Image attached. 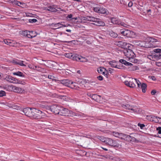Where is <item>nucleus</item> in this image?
I'll use <instances>...</instances> for the list:
<instances>
[{
  "instance_id": "e2e57ef3",
  "label": "nucleus",
  "mask_w": 161,
  "mask_h": 161,
  "mask_svg": "<svg viewBox=\"0 0 161 161\" xmlns=\"http://www.w3.org/2000/svg\"><path fill=\"white\" fill-rule=\"evenodd\" d=\"M58 9H57V11H65V10L62 9L61 8H58Z\"/></svg>"
},
{
  "instance_id": "58836bf2",
  "label": "nucleus",
  "mask_w": 161,
  "mask_h": 161,
  "mask_svg": "<svg viewBox=\"0 0 161 161\" xmlns=\"http://www.w3.org/2000/svg\"><path fill=\"white\" fill-rule=\"evenodd\" d=\"M88 59L85 58H84L81 56V58H80L79 61L82 62H87Z\"/></svg>"
},
{
  "instance_id": "09e8293b",
  "label": "nucleus",
  "mask_w": 161,
  "mask_h": 161,
  "mask_svg": "<svg viewBox=\"0 0 161 161\" xmlns=\"http://www.w3.org/2000/svg\"><path fill=\"white\" fill-rule=\"evenodd\" d=\"M101 156L106 158V159H110L111 157L110 156L107 155H101Z\"/></svg>"
},
{
  "instance_id": "6e6d98bb",
  "label": "nucleus",
  "mask_w": 161,
  "mask_h": 161,
  "mask_svg": "<svg viewBox=\"0 0 161 161\" xmlns=\"http://www.w3.org/2000/svg\"><path fill=\"white\" fill-rule=\"evenodd\" d=\"M119 63V64H117V67L116 68L118 69H122V65L120 64V63Z\"/></svg>"
},
{
  "instance_id": "4d7b16f0",
  "label": "nucleus",
  "mask_w": 161,
  "mask_h": 161,
  "mask_svg": "<svg viewBox=\"0 0 161 161\" xmlns=\"http://www.w3.org/2000/svg\"><path fill=\"white\" fill-rule=\"evenodd\" d=\"M74 83V82H72L71 81L70 84L69 85V87H70L71 89H73V87H74V84H73V83Z\"/></svg>"
},
{
  "instance_id": "a19ab883",
  "label": "nucleus",
  "mask_w": 161,
  "mask_h": 161,
  "mask_svg": "<svg viewBox=\"0 0 161 161\" xmlns=\"http://www.w3.org/2000/svg\"><path fill=\"white\" fill-rule=\"evenodd\" d=\"M120 25L121 26L125 27H127L128 26L127 24H125L123 22H121L120 21L119 22V25Z\"/></svg>"
},
{
  "instance_id": "3c124183",
  "label": "nucleus",
  "mask_w": 161,
  "mask_h": 161,
  "mask_svg": "<svg viewBox=\"0 0 161 161\" xmlns=\"http://www.w3.org/2000/svg\"><path fill=\"white\" fill-rule=\"evenodd\" d=\"M138 126H139L141 129H142L143 127L145 126V125L143 124H141L140 123H138Z\"/></svg>"
},
{
  "instance_id": "e433bc0d",
  "label": "nucleus",
  "mask_w": 161,
  "mask_h": 161,
  "mask_svg": "<svg viewBox=\"0 0 161 161\" xmlns=\"http://www.w3.org/2000/svg\"><path fill=\"white\" fill-rule=\"evenodd\" d=\"M147 58L152 61H155L156 60V58L155 56H154V54L152 55H148L147 56Z\"/></svg>"
},
{
  "instance_id": "bf43d9fd",
  "label": "nucleus",
  "mask_w": 161,
  "mask_h": 161,
  "mask_svg": "<svg viewBox=\"0 0 161 161\" xmlns=\"http://www.w3.org/2000/svg\"><path fill=\"white\" fill-rule=\"evenodd\" d=\"M97 79L99 80H103V77L102 76L100 75L97 77Z\"/></svg>"
},
{
  "instance_id": "864d4df0",
  "label": "nucleus",
  "mask_w": 161,
  "mask_h": 161,
  "mask_svg": "<svg viewBox=\"0 0 161 161\" xmlns=\"http://www.w3.org/2000/svg\"><path fill=\"white\" fill-rule=\"evenodd\" d=\"M14 3L18 6H20V5L21 4V3L20 2L15 1L14 2Z\"/></svg>"
},
{
  "instance_id": "a18cd8bd",
  "label": "nucleus",
  "mask_w": 161,
  "mask_h": 161,
  "mask_svg": "<svg viewBox=\"0 0 161 161\" xmlns=\"http://www.w3.org/2000/svg\"><path fill=\"white\" fill-rule=\"evenodd\" d=\"M28 67L31 69H36V68H37V66L36 65H33L31 64H29L28 65Z\"/></svg>"
},
{
  "instance_id": "37998d69",
  "label": "nucleus",
  "mask_w": 161,
  "mask_h": 161,
  "mask_svg": "<svg viewBox=\"0 0 161 161\" xmlns=\"http://www.w3.org/2000/svg\"><path fill=\"white\" fill-rule=\"evenodd\" d=\"M81 116V115L79 114L75 113L74 112H73L72 111V113H71V116Z\"/></svg>"
},
{
  "instance_id": "0eeeda50",
  "label": "nucleus",
  "mask_w": 161,
  "mask_h": 161,
  "mask_svg": "<svg viewBox=\"0 0 161 161\" xmlns=\"http://www.w3.org/2000/svg\"><path fill=\"white\" fill-rule=\"evenodd\" d=\"M4 79L10 82L23 84L22 81L10 75H7Z\"/></svg>"
},
{
  "instance_id": "6ab92c4d",
  "label": "nucleus",
  "mask_w": 161,
  "mask_h": 161,
  "mask_svg": "<svg viewBox=\"0 0 161 161\" xmlns=\"http://www.w3.org/2000/svg\"><path fill=\"white\" fill-rule=\"evenodd\" d=\"M132 81H129L126 80L125 81V84L128 86L130 88H134L136 87V85L134 83L135 81L134 80V79H132Z\"/></svg>"
},
{
  "instance_id": "680f3d73",
  "label": "nucleus",
  "mask_w": 161,
  "mask_h": 161,
  "mask_svg": "<svg viewBox=\"0 0 161 161\" xmlns=\"http://www.w3.org/2000/svg\"><path fill=\"white\" fill-rule=\"evenodd\" d=\"M156 91L155 90H153L152 91L151 93L152 95H154L156 93Z\"/></svg>"
},
{
  "instance_id": "4468645a",
  "label": "nucleus",
  "mask_w": 161,
  "mask_h": 161,
  "mask_svg": "<svg viewBox=\"0 0 161 161\" xmlns=\"http://www.w3.org/2000/svg\"><path fill=\"white\" fill-rule=\"evenodd\" d=\"M61 107L56 105H54L51 107V110L55 114H59Z\"/></svg>"
},
{
  "instance_id": "ddd939ff",
  "label": "nucleus",
  "mask_w": 161,
  "mask_h": 161,
  "mask_svg": "<svg viewBox=\"0 0 161 161\" xmlns=\"http://www.w3.org/2000/svg\"><path fill=\"white\" fill-rule=\"evenodd\" d=\"M136 45L138 46L148 48L149 46L148 43H147V42L141 41H137L136 42Z\"/></svg>"
},
{
  "instance_id": "de8ad7c7",
  "label": "nucleus",
  "mask_w": 161,
  "mask_h": 161,
  "mask_svg": "<svg viewBox=\"0 0 161 161\" xmlns=\"http://www.w3.org/2000/svg\"><path fill=\"white\" fill-rule=\"evenodd\" d=\"M5 92L3 91H0V97H3L5 95Z\"/></svg>"
},
{
  "instance_id": "2f4dec72",
  "label": "nucleus",
  "mask_w": 161,
  "mask_h": 161,
  "mask_svg": "<svg viewBox=\"0 0 161 161\" xmlns=\"http://www.w3.org/2000/svg\"><path fill=\"white\" fill-rule=\"evenodd\" d=\"M13 74L14 75H16L20 77H25V75L23 73L20 71L14 72Z\"/></svg>"
},
{
  "instance_id": "79ce46f5",
  "label": "nucleus",
  "mask_w": 161,
  "mask_h": 161,
  "mask_svg": "<svg viewBox=\"0 0 161 161\" xmlns=\"http://www.w3.org/2000/svg\"><path fill=\"white\" fill-rule=\"evenodd\" d=\"M48 78L49 79H52V80H55L56 81H57L58 80H56L55 79L56 77L54 76L53 75H48Z\"/></svg>"
},
{
  "instance_id": "9d476101",
  "label": "nucleus",
  "mask_w": 161,
  "mask_h": 161,
  "mask_svg": "<svg viewBox=\"0 0 161 161\" xmlns=\"http://www.w3.org/2000/svg\"><path fill=\"white\" fill-rule=\"evenodd\" d=\"M32 110V109L30 108H24L21 110L20 113L23 114H24L26 116L30 117Z\"/></svg>"
},
{
  "instance_id": "603ef678",
  "label": "nucleus",
  "mask_w": 161,
  "mask_h": 161,
  "mask_svg": "<svg viewBox=\"0 0 161 161\" xmlns=\"http://www.w3.org/2000/svg\"><path fill=\"white\" fill-rule=\"evenodd\" d=\"M47 113V112L46 111H45L43 112L41 111V117L42 118V116H45L46 114V113Z\"/></svg>"
},
{
  "instance_id": "4be33fe9",
  "label": "nucleus",
  "mask_w": 161,
  "mask_h": 161,
  "mask_svg": "<svg viewBox=\"0 0 161 161\" xmlns=\"http://www.w3.org/2000/svg\"><path fill=\"white\" fill-rule=\"evenodd\" d=\"M42 8L44 10H47L52 12H55L57 11V9L52 6L43 7Z\"/></svg>"
},
{
  "instance_id": "39448f33",
  "label": "nucleus",
  "mask_w": 161,
  "mask_h": 161,
  "mask_svg": "<svg viewBox=\"0 0 161 161\" xmlns=\"http://www.w3.org/2000/svg\"><path fill=\"white\" fill-rule=\"evenodd\" d=\"M146 119L148 120L155 123L161 124V118L153 115H147Z\"/></svg>"
},
{
  "instance_id": "49530a36",
  "label": "nucleus",
  "mask_w": 161,
  "mask_h": 161,
  "mask_svg": "<svg viewBox=\"0 0 161 161\" xmlns=\"http://www.w3.org/2000/svg\"><path fill=\"white\" fill-rule=\"evenodd\" d=\"M73 84H74V87H73V89H75V90H78L79 87L77 86L76 83L75 82H74V83H73Z\"/></svg>"
},
{
  "instance_id": "f03ea898",
  "label": "nucleus",
  "mask_w": 161,
  "mask_h": 161,
  "mask_svg": "<svg viewBox=\"0 0 161 161\" xmlns=\"http://www.w3.org/2000/svg\"><path fill=\"white\" fill-rule=\"evenodd\" d=\"M136 135L135 133L131 134L130 135H128L121 133L120 134L119 138L128 142H138L139 141L136 138Z\"/></svg>"
},
{
  "instance_id": "f8f14e48",
  "label": "nucleus",
  "mask_w": 161,
  "mask_h": 161,
  "mask_svg": "<svg viewBox=\"0 0 161 161\" xmlns=\"http://www.w3.org/2000/svg\"><path fill=\"white\" fill-rule=\"evenodd\" d=\"M92 99L94 100L96 102L98 103H101L102 97L98 95L95 94H87Z\"/></svg>"
},
{
  "instance_id": "b1692460",
  "label": "nucleus",
  "mask_w": 161,
  "mask_h": 161,
  "mask_svg": "<svg viewBox=\"0 0 161 161\" xmlns=\"http://www.w3.org/2000/svg\"><path fill=\"white\" fill-rule=\"evenodd\" d=\"M97 20H96L95 22V25L99 26H103L105 25V23L103 21H102L101 19L98 18H97Z\"/></svg>"
},
{
  "instance_id": "2eb2a0df",
  "label": "nucleus",
  "mask_w": 161,
  "mask_h": 161,
  "mask_svg": "<svg viewBox=\"0 0 161 161\" xmlns=\"http://www.w3.org/2000/svg\"><path fill=\"white\" fill-rule=\"evenodd\" d=\"M118 45L124 49L129 48L131 46V45L130 43L122 41H119L118 43Z\"/></svg>"
},
{
  "instance_id": "423d86ee",
  "label": "nucleus",
  "mask_w": 161,
  "mask_h": 161,
  "mask_svg": "<svg viewBox=\"0 0 161 161\" xmlns=\"http://www.w3.org/2000/svg\"><path fill=\"white\" fill-rule=\"evenodd\" d=\"M120 33L123 35L128 37H132L134 35V32L133 31L126 29L121 30Z\"/></svg>"
},
{
  "instance_id": "412c9836",
  "label": "nucleus",
  "mask_w": 161,
  "mask_h": 161,
  "mask_svg": "<svg viewBox=\"0 0 161 161\" xmlns=\"http://www.w3.org/2000/svg\"><path fill=\"white\" fill-rule=\"evenodd\" d=\"M46 68L44 69H42V67L41 66V76L42 77L41 78L45 79L47 78V71L46 70Z\"/></svg>"
},
{
  "instance_id": "0e129e2a",
  "label": "nucleus",
  "mask_w": 161,
  "mask_h": 161,
  "mask_svg": "<svg viewBox=\"0 0 161 161\" xmlns=\"http://www.w3.org/2000/svg\"><path fill=\"white\" fill-rule=\"evenodd\" d=\"M132 5H133L132 2H130L128 4V6L129 7H130L132 6Z\"/></svg>"
},
{
  "instance_id": "c756f323",
  "label": "nucleus",
  "mask_w": 161,
  "mask_h": 161,
  "mask_svg": "<svg viewBox=\"0 0 161 161\" xmlns=\"http://www.w3.org/2000/svg\"><path fill=\"white\" fill-rule=\"evenodd\" d=\"M108 12L107 11L106 9L103 7H100L99 13L102 14H108Z\"/></svg>"
},
{
  "instance_id": "cd10ccee",
  "label": "nucleus",
  "mask_w": 161,
  "mask_h": 161,
  "mask_svg": "<svg viewBox=\"0 0 161 161\" xmlns=\"http://www.w3.org/2000/svg\"><path fill=\"white\" fill-rule=\"evenodd\" d=\"M80 58H81V56L76 54H73L72 59L76 61H79Z\"/></svg>"
},
{
  "instance_id": "c85d7f7f",
  "label": "nucleus",
  "mask_w": 161,
  "mask_h": 161,
  "mask_svg": "<svg viewBox=\"0 0 161 161\" xmlns=\"http://www.w3.org/2000/svg\"><path fill=\"white\" fill-rule=\"evenodd\" d=\"M119 62L120 63L124 64L125 65L131 66L132 65L131 63L128 62L124 59H121L119 60Z\"/></svg>"
},
{
  "instance_id": "a878e982",
  "label": "nucleus",
  "mask_w": 161,
  "mask_h": 161,
  "mask_svg": "<svg viewBox=\"0 0 161 161\" xmlns=\"http://www.w3.org/2000/svg\"><path fill=\"white\" fill-rule=\"evenodd\" d=\"M119 64V63L117 62L115 60H113L110 61L109 63V64L113 68H116L117 67V64Z\"/></svg>"
},
{
  "instance_id": "8fccbe9b",
  "label": "nucleus",
  "mask_w": 161,
  "mask_h": 161,
  "mask_svg": "<svg viewBox=\"0 0 161 161\" xmlns=\"http://www.w3.org/2000/svg\"><path fill=\"white\" fill-rule=\"evenodd\" d=\"M155 51H157L158 53H160V58H161V49H155Z\"/></svg>"
},
{
  "instance_id": "f257e3e1",
  "label": "nucleus",
  "mask_w": 161,
  "mask_h": 161,
  "mask_svg": "<svg viewBox=\"0 0 161 161\" xmlns=\"http://www.w3.org/2000/svg\"><path fill=\"white\" fill-rule=\"evenodd\" d=\"M123 52L125 55L128 58V61L133 63L137 62L138 60L135 58V54L131 49L129 48L124 49Z\"/></svg>"
},
{
  "instance_id": "774afa93",
  "label": "nucleus",
  "mask_w": 161,
  "mask_h": 161,
  "mask_svg": "<svg viewBox=\"0 0 161 161\" xmlns=\"http://www.w3.org/2000/svg\"><path fill=\"white\" fill-rule=\"evenodd\" d=\"M151 79L153 80H156V78L154 76H152Z\"/></svg>"
},
{
  "instance_id": "dca6fc26",
  "label": "nucleus",
  "mask_w": 161,
  "mask_h": 161,
  "mask_svg": "<svg viewBox=\"0 0 161 161\" xmlns=\"http://www.w3.org/2000/svg\"><path fill=\"white\" fill-rule=\"evenodd\" d=\"M39 110H37L36 108H33L32 110V112L31 114L32 115H31L30 117L33 118V119H38V117H39L40 113Z\"/></svg>"
},
{
  "instance_id": "4c0bfd02",
  "label": "nucleus",
  "mask_w": 161,
  "mask_h": 161,
  "mask_svg": "<svg viewBox=\"0 0 161 161\" xmlns=\"http://www.w3.org/2000/svg\"><path fill=\"white\" fill-rule=\"evenodd\" d=\"M73 54H72L71 53H66L65 55L66 58H71L72 59Z\"/></svg>"
},
{
  "instance_id": "c03bdc74",
  "label": "nucleus",
  "mask_w": 161,
  "mask_h": 161,
  "mask_svg": "<svg viewBox=\"0 0 161 161\" xmlns=\"http://www.w3.org/2000/svg\"><path fill=\"white\" fill-rule=\"evenodd\" d=\"M100 7H94V8L93 10L95 12H97L98 13H99V11L100 10Z\"/></svg>"
},
{
  "instance_id": "9b49d317",
  "label": "nucleus",
  "mask_w": 161,
  "mask_h": 161,
  "mask_svg": "<svg viewBox=\"0 0 161 161\" xmlns=\"http://www.w3.org/2000/svg\"><path fill=\"white\" fill-rule=\"evenodd\" d=\"M24 34L28 38H32L36 36L37 34L34 31H26L24 32Z\"/></svg>"
},
{
  "instance_id": "a211bd4d",
  "label": "nucleus",
  "mask_w": 161,
  "mask_h": 161,
  "mask_svg": "<svg viewBox=\"0 0 161 161\" xmlns=\"http://www.w3.org/2000/svg\"><path fill=\"white\" fill-rule=\"evenodd\" d=\"M11 61L14 64L19 65L23 66H26L25 64H24L25 62L23 61L15 59L12 60Z\"/></svg>"
},
{
  "instance_id": "5fc2aeb1",
  "label": "nucleus",
  "mask_w": 161,
  "mask_h": 161,
  "mask_svg": "<svg viewBox=\"0 0 161 161\" xmlns=\"http://www.w3.org/2000/svg\"><path fill=\"white\" fill-rule=\"evenodd\" d=\"M29 22L30 23H34L36 22L37 21V20L35 19H29Z\"/></svg>"
},
{
  "instance_id": "f704fd0d",
  "label": "nucleus",
  "mask_w": 161,
  "mask_h": 161,
  "mask_svg": "<svg viewBox=\"0 0 161 161\" xmlns=\"http://www.w3.org/2000/svg\"><path fill=\"white\" fill-rule=\"evenodd\" d=\"M147 43H148L149 46L148 48L153 47H155V42H149V40H148V41L147 42Z\"/></svg>"
},
{
  "instance_id": "ea45409f",
  "label": "nucleus",
  "mask_w": 161,
  "mask_h": 161,
  "mask_svg": "<svg viewBox=\"0 0 161 161\" xmlns=\"http://www.w3.org/2000/svg\"><path fill=\"white\" fill-rule=\"evenodd\" d=\"M120 134V133L117 132H112V134L114 136L118 138L119 137Z\"/></svg>"
},
{
  "instance_id": "052dcab7",
  "label": "nucleus",
  "mask_w": 161,
  "mask_h": 161,
  "mask_svg": "<svg viewBox=\"0 0 161 161\" xmlns=\"http://www.w3.org/2000/svg\"><path fill=\"white\" fill-rule=\"evenodd\" d=\"M111 36L113 37H116L117 36V35L116 33H111V34L110 35Z\"/></svg>"
},
{
  "instance_id": "69168bd1",
  "label": "nucleus",
  "mask_w": 161,
  "mask_h": 161,
  "mask_svg": "<svg viewBox=\"0 0 161 161\" xmlns=\"http://www.w3.org/2000/svg\"><path fill=\"white\" fill-rule=\"evenodd\" d=\"M72 14H68L67 16V19L68 18H71L72 19Z\"/></svg>"
},
{
  "instance_id": "c9c22d12",
  "label": "nucleus",
  "mask_w": 161,
  "mask_h": 161,
  "mask_svg": "<svg viewBox=\"0 0 161 161\" xmlns=\"http://www.w3.org/2000/svg\"><path fill=\"white\" fill-rule=\"evenodd\" d=\"M42 62H45V63H42L41 62V66L42 67V69H44L46 68H47V66L46 65V64L47 63V62L46 61H44L43 60H42Z\"/></svg>"
},
{
  "instance_id": "aec40b11",
  "label": "nucleus",
  "mask_w": 161,
  "mask_h": 161,
  "mask_svg": "<svg viewBox=\"0 0 161 161\" xmlns=\"http://www.w3.org/2000/svg\"><path fill=\"white\" fill-rule=\"evenodd\" d=\"M57 81H59V83H61L63 85L68 87L69 85L71 83V81L67 79H64L60 80H58Z\"/></svg>"
},
{
  "instance_id": "bb28decb",
  "label": "nucleus",
  "mask_w": 161,
  "mask_h": 161,
  "mask_svg": "<svg viewBox=\"0 0 161 161\" xmlns=\"http://www.w3.org/2000/svg\"><path fill=\"white\" fill-rule=\"evenodd\" d=\"M120 20L116 18L113 17L111 19L110 22L114 24L118 25H119Z\"/></svg>"
},
{
  "instance_id": "7ed1b4c3",
  "label": "nucleus",
  "mask_w": 161,
  "mask_h": 161,
  "mask_svg": "<svg viewBox=\"0 0 161 161\" xmlns=\"http://www.w3.org/2000/svg\"><path fill=\"white\" fill-rule=\"evenodd\" d=\"M121 106L123 108L132 110L135 113H138L141 111L140 109L137 107L131 106L127 103L123 104Z\"/></svg>"
},
{
  "instance_id": "338daca9",
  "label": "nucleus",
  "mask_w": 161,
  "mask_h": 161,
  "mask_svg": "<svg viewBox=\"0 0 161 161\" xmlns=\"http://www.w3.org/2000/svg\"><path fill=\"white\" fill-rule=\"evenodd\" d=\"M106 138H102V139H101V140L102 142H105L106 143Z\"/></svg>"
},
{
  "instance_id": "f3484780",
  "label": "nucleus",
  "mask_w": 161,
  "mask_h": 161,
  "mask_svg": "<svg viewBox=\"0 0 161 161\" xmlns=\"http://www.w3.org/2000/svg\"><path fill=\"white\" fill-rule=\"evenodd\" d=\"M98 72L104 75L107 78L108 77V72L106 69L103 67H100L97 69Z\"/></svg>"
},
{
  "instance_id": "7c9ffc66",
  "label": "nucleus",
  "mask_w": 161,
  "mask_h": 161,
  "mask_svg": "<svg viewBox=\"0 0 161 161\" xmlns=\"http://www.w3.org/2000/svg\"><path fill=\"white\" fill-rule=\"evenodd\" d=\"M86 20L94 22H95L96 20H97V18L92 16H87V17L86 18Z\"/></svg>"
},
{
  "instance_id": "393cba45",
  "label": "nucleus",
  "mask_w": 161,
  "mask_h": 161,
  "mask_svg": "<svg viewBox=\"0 0 161 161\" xmlns=\"http://www.w3.org/2000/svg\"><path fill=\"white\" fill-rule=\"evenodd\" d=\"M52 25H54V26L55 27V29H58L59 28L62 27V26L65 27L67 26L65 25H64L60 23H53L52 24Z\"/></svg>"
},
{
  "instance_id": "13d9d810",
  "label": "nucleus",
  "mask_w": 161,
  "mask_h": 161,
  "mask_svg": "<svg viewBox=\"0 0 161 161\" xmlns=\"http://www.w3.org/2000/svg\"><path fill=\"white\" fill-rule=\"evenodd\" d=\"M3 42L5 44L7 45H8V44L10 43V40H4Z\"/></svg>"
},
{
  "instance_id": "72a5a7b5",
  "label": "nucleus",
  "mask_w": 161,
  "mask_h": 161,
  "mask_svg": "<svg viewBox=\"0 0 161 161\" xmlns=\"http://www.w3.org/2000/svg\"><path fill=\"white\" fill-rule=\"evenodd\" d=\"M148 40H149V42H153L155 43L157 42H160L159 40L152 37H149Z\"/></svg>"
},
{
  "instance_id": "6e6552de",
  "label": "nucleus",
  "mask_w": 161,
  "mask_h": 161,
  "mask_svg": "<svg viewBox=\"0 0 161 161\" xmlns=\"http://www.w3.org/2000/svg\"><path fill=\"white\" fill-rule=\"evenodd\" d=\"M71 113H72V111L69 110L68 109L61 107L59 115L65 116L70 117L71 116Z\"/></svg>"
},
{
  "instance_id": "1a4fd4ad",
  "label": "nucleus",
  "mask_w": 161,
  "mask_h": 161,
  "mask_svg": "<svg viewBox=\"0 0 161 161\" xmlns=\"http://www.w3.org/2000/svg\"><path fill=\"white\" fill-rule=\"evenodd\" d=\"M134 80L135 81V82L137 84V86L138 87L140 88L141 86L142 89V92L143 93H145L147 89V84L144 83H143L141 84V83L139 80L136 79H134Z\"/></svg>"
},
{
  "instance_id": "473e14b6",
  "label": "nucleus",
  "mask_w": 161,
  "mask_h": 161,
  "mask_svg": "<svg viewBox=\"0 0 161 161\" xmlns=\"http://www.w3.org/2000/svg\"><path fill=\"white\" fill-rule=\"evenodd\" d=\"M153 51L155 53L154 54V56L156 58V60H158V59H160V53H158L157 51H155V49H154L153 50Z\"/></svg>"
},
{
  "instance_id": "20e7f679",
  "label": "nucleus",
  "mask_w": 161,
  "mask_h": 161,
  "mask_svg": "<svg viewBox=\"0 0 161 161\" xmlns=\"http://www.w3.org/2000/svg\"><path fill=\"white\" fill-rule=\"evenodd\" d=\"M106 143L111 146H114L117 147H120L121 145L118 143L116 141H114L111 139L107 138L106 141Z\"/></svg>"
},
{
  "instance_id": "5701e85b",
  "label": "nucleus",
  "mask_w": 161,
  "mask_h": 161,
  "mask_svg": "<svg viewBox=\"0 0 161 161\" xmlns=\"http://www.w3.org/2000/svg\"><path fill=\"white\" fill-rule=\"evenodd\" d=\"M13 89L14 92L18 93H22L24 91L23 89L19 87H17L16 86H14L13 87Z\"/></svg>"
}]
</instances>
